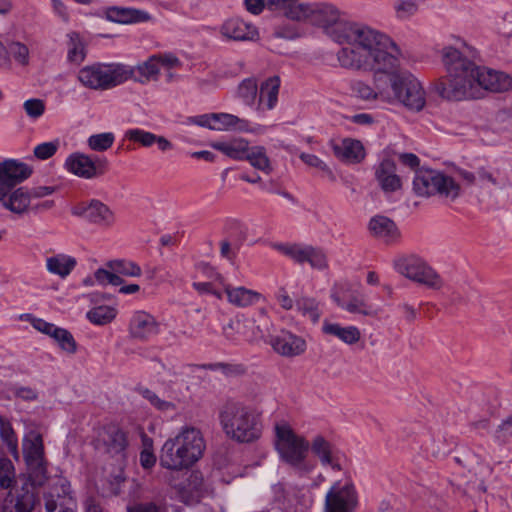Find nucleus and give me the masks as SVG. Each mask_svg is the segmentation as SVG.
I'll return each mask as SVG.
<instances>
[{"label": "nucleus", "instance_id": "8fccbe9b", "mask_svg": "<svg viewBox=\"0 0 512 512\" xmlns=\"http://www.w3.org/2000/svg\"><path fill=\"white\" fill-rule=\"evenodd\" d=\"M125 139L139 143L143 147H151L156 140V134L139 128L128 129L124 134Z\"/></svg>", "mask_w": 512, "mask_h": 512}, {"label": "nucleus", "instance_id": "ea45409f", "mask_svg": "<svg viewBox=\"0 0 512 512\" xmlns=\"http://www.w3.org/2000/svg\"><path fill=\"white\" fill-rule=\"evenodd\" d=\"M106 267L119 276L140 277L142 274L141 267L138 264L125 259L111 260L106 263Z\"/></svg>", "mask_w": 512, "mask_h": 512}, {"label": "nucleus", "instance_id": "473e14b6", "mask_svg": "<svg viewBox=\"0 0 512 512\" xmlns=\"http://www.w3.org/2000/svg\"><path fill=\"white\" fill-rule=\"evenodd\" d=\"M107 18L119 23H141L150 21L151 15L140 9L115 6L107 10Z\"/></svg>", "mask_w": 512, "mask_h": 512}, {"label": "nucleus", "instance_id": "c03bdc74", "mask_svg": "<svg viewBox=\"0 0 512 512\" xmlns=\"http://www.w3.org/2000/svg\"><path fill=\"white\" fill-rule=\"evenodd\" d=\"M237 95L245 104L249 106L253 105L258 95V85L256 79H244L238 86Z\"/></svg>", "mask_w": 512, "mask_h": 512}, {"label": "nucleus", "instance_id": "13d9d810", "mask_svg": "<svg viewBox=\"0 0 512 512\" xmlns=\"http://www.w3.org/2000/svg\"><path fill=\"white\" fill-rule=\"evenodd\" d=\"M23 108L30 118L37 119L44 114L45 103L41 99L32 98L24 102Z\"/></svg>", "mask_w": 512, "mask_h": 512}, {"label": "nucleus", "instance_id": "338daca9", "mask_svg": "<svg viewBox=\"0 0 512 512\" xmlns=\"http://www.w3.org/2000/svg\"><path fill=\"white\" fill-rule=\"evenodd\" d=\"M276 299L279 305L284 310H291L294 305L293 299L288 295L287 291L284 288H280L278 293L276 294Z\"/></svg>", "mask_w": 512, "mask_h": 512}, {"label": "nucleus", "instance_id": "b1692460", "mask_svg": "<svg viewBox=\"0 0 512 512\" xmlns=\"http://www.w3.org/2000/svg\"><path fill=\"white\" fill-rule=\"evenodd\" d=\"M383 73H376L374 78V87L359 82L355 85V91L358 96L364 100H382L392 102V94L388 86V81L384 79Z\"/></svg>", "mask_w": 512, "mask_h": 512}, {"label": "nucleus", "instance_id": "f03ea898", "mask_svg": "<svg viewBox=\"0 0 512 512\" xmlns=\"http://www.w3.org/2000/svg\"><path fill=\"white\" fill-rule=\"evenodd\" d=\"M335 41L344 45L337 53L344 68L391 72L399 67L400 50L393 40L367 26L357 23L339 25Z\"/></svg>", "mask_w": 512, "mask_h": 512}, {"label": "nucleus", "instance_id": "ddd939ff", "mask_svg": "<svg viewBox=\"0 0 512 512\" xmlns=\"http://www.w3.org/2000/svg\"><path fill=\"white\" fill-rule=\"evenodd\" d=\"M46 512H75L76 502L69 481L62 476L49 480L48 489L43 495Z\"/></svg>", "mask_w": 512, "mask_h": 512}, {"label": "nucleus", "instance_id": "37998d69", "mask_svg": "<svg viewBox=\"0 0 512 512\" xmlns=\"http://www.w3.org/2000/svg\"><path fill=\"white\" fill-rule=\"evenodd\" d=\"M0 437L6 444L9 452L18 458V439L12 425L5 418L0 416Z\"/></svg>", "mask_w": 512, "mask_h": 512}, {"label": "nucleus", "instance_id": "412c9836", "mask_svg": "<svg viewBox=\"0 0 512 512\" xmlns=\"http://www.w3.org/2000/svg\"><path fill=\"white\" fill-rule=\"evenodd\" d=\"M220 33L226 39L233 41H252L258 36L255 26L238 17L226 19L220 26Z\"/></svg>", "mask_w": 512, "mask_h": 512}, {"label": "nucleus", "instance_id": "e433bc0d", "mask_svg": "<svg viewBox=\"0 0 512 512\" xmlns=\"http://www.w3.org/2000/svg\"><path fill=\"white\" fill-rule=\"evenodd\" d=\"M255 169L265 174H270L273 170L266 149L263 146L250 147L245 158Z\"/></svg>", "mask_w": 512, "mask_h": 512}, {"label": "nucleus", "instance_id": "bf43d9fd", "mask_svg": "<svg viewBox=\"0 0 512 512\" xmlns=\"http://www.w3.org/2000/svg\"><path fill=\"white\" fill-rule=\"evenodd\" d=\"M512 436V415L504 419L495 431V437L502 442H505Z\"/></svg>", "mask_w": 512, "mask_h": 512}, {"label": "nucleus", "instance_id": "423d86ee", "mask_svg": "<svg viewBox=\"0 0 512 512\" xmlns=\"http://www.w3.org/2000/svg\"><path fill=\"white\" fill-rule=\"evenodd\" d=\"M274 431L275 448L281 460L301 474L311 472L314 465L307 461L310 442L286 421L277 422Z\"/></svg>", "mask_w": 512, "mask_h": 512}, {"label": "nucleus", "instance_id": "2eb2a0df", "mask_svg": "<svg viewBox=\"0 0 512 512\" xmlns=\"http://www.w3.org/2000/svg\"><path fill=\"white\" fill-rule=\"evenodd\" d=\"M66 169L72 174L84 178L93 179L103 175L108 168L105 158L94 159L83 153H73L65 161Z\"/></svg>", "mask_w": 512, "mask_h": 512}, {"label": "nucleus", "instance_id": "e2e57ef3", "mask_svg": "<svg viewBox=\"0 0 512 512\" xmlns=\"http://www.w3.org/2000/svg\"><path fill=\"white\" fill-rule=\"evenodd\" d=\"M188 122L201 127H206L211 130H215V123L212 114H203L188 118Z\"/></svg>", "mask_w": 512, "mask_h": 512}, {"label": "nucleus", "instance_id": "4468645a", "mask_svg": "<svg viewBox=\"0 0 512 512\" xmlns=\"http://www.w3.org/2000/svg\"><path fill=\"white\" fill-rule=\"evenodd\" d=\"M71 214L103 229L111 228L116 222L114 212L98 199L74 205L71 208Z\"/></svg>", "mask_w": 512, "mask_h": 512}, {"label": "nucleus", "instance_id": "9b49d317", "mask_svg": "<svg viewBox=\"0 0 512 512\" xmlns=\"http://www.w3.org/2000/svg\"><path fill=\"white\" fill-rule=\"evenodd\" d=\"M298 12H301V21H309L313 25H317L323 28L334 27L332 31V36L334 39L339 25L347 23L341 19L340 10L331 3L303 2L298 8Z\"/></svg>", "mask_w": 512, "mask_h": 512}, {"label": "nucleus", "instance_id": "cd10ccee", "mask_svg": "<svg viewBox=\"0 0 512 512\" xmlns=\"http://www.w3.org/2000/svg\"><path fill=\"white\" fill-rule=\"evenodd\" d=\"M372 235L385 243H392L400 237V232L393 220L386 216L377 215L369 222Z\"/></svg>", "mask_w": 512, "mask_h": 512}, {"label": "nucleus", "instance_id": "c756f323", "mask_svg": "<svg viewBox=\"0 0 512 512\" xmlns=\"http://www.w3.org/2000/svg\"><path fill=\"white\" fill-rule=\"evenodd\" d=\"M280 82L279 76H272L261 83L257 110H272L276 106Z\"/></svg>", "mask_w": 512, "mask_h": 512}, {"label": "nucleus", "instance_id": "dca6fc26", "mask_svg": "<svg viewBox=\"0 0 512 512\" xmlns=\"http://www.w3.org/2000/svg\"><path fill=\"white\" fill-rule=\"evenodd\" d=\"M95 448L111 456L122 455L128 445L126 433L116 424L101 427L94 440Z\"/></svg>", "mask_w": 512, "mask_h": 512}, {"label": "nucleus", "instance_id": "69168bd1", "mask_svg": "<svg viewBox=\"0 0 512 512\" xmlns=\"http://www.w3.org/2000/svg\"><path fill=\"white\" fill-rule=\"evenodd\" d=\"M244 5L248 12L254 15L260 14L267 9L266 0H244Z\"/></svg>", "mask_w": 512, "mask_h": 512}, {"label": "nucleus", "instance_id": "9d476101", "mask_svg": "<svg viewBox=\"0 0 512 512\" xmlns=\"http://www.w3.org/2000/svg\"><path fill=\"white\" fill-rule=\"evenodd\" d=\"M394 268L401 275L427 288L439 290L443 287V280L440 275L416 255L396 258Z\"/></svg>", "mask_w": 512, "mask_h": 512}, {"label": "nucleus", "instance_id": "a18cd8bd", "mask_svg": "<svg viewBox=\"0 0 512 512\" xmlns=\"http://www.w3.org/2000/svg\"><path fill=\"white\" fill-rule=\"evenodd\" d=\"M305 263H308L311 268L320 271L327 270L329 268V260L324 249L312 245L310 246Z\"/></svg>", "mask_w": 512, "mask_h": 512}, {"label": "nucleus", "instance_id": "4c0bfd02", "mask_svg": "<svg viewBox=\"0 0 512 512\" xmlns=\"http://www.w3.org/2000/svg\"><path fill=\"white\" fill-rule=\"evenodd\" d=\"M215 130L224 131V130H246L248 127V122L244 119H241L233 114L228 113H213Z\"/></svg>", "mask_w": 512, "mask_h": 512}, {"label": "nucleus", "instance_id": "f704fd0d", "mask_svg": "<svg viewBox=\"0 0 512 512\" xmlns=\"http://www.w3.org/2000/svg\"><path fill=\"white\" fill-rule=\"evenodd\" d=\"M211 146L234 160H245L250 148L248 142L243 138L213 142Z\"/></svg>", "mask_w": 512, "mask_h": 512}, {"label": "nucleus", "instance_id": "f8f14e48", "mask_svg": "<svg viewBox=\"0 0 512 512\" xmlns=\"http://www.w3.org/2000/svg\"><path fill=\"white\" fill-rule=\"evenodd\" d=\"M358 505V493L350 478L336 481L325 496L324 512H353Z\"/></svg>", "mask_w": 512, "mask_h": 512}, {"label": "nucleus", "instance_id": "052dcab7", "mask_svg": "<svg viewBox=\"0 0 512 512\" xmlns=\"http://www.w3.org/2000/svg\"><path fill=\"white\" fill-rule=\"evenodd\" d=\"M157 59L158 67L163 66L164 68L171 69L181 65L180 60L172 53L154 54Z\"/></svg>", "mask_w": 512, "mask_h": 512}, {"label": "nucleus", "instance_id": "393cba45", "mask_svg": "<svg viewBox=\"0 0 512 512\" xmlns=\"http://www.w3.org/2000/svg\"><path fill=\"white\" fill-rule=\"evenodd\" d=\"M375 178L385 193L395 192L402 186L401 179L396 173V165L389 159L383 160L375 168Z\"/></svg>", "mask_w": 512, "mask_h": 512}, {"label": "nucleus", "instance_id": "4be33fe9", "mask_svg": "<svg viewBox=\"0 0 512 512\" xmlns=\"http://www.w3.org/2000/svg\"><path fill=\"white\" fill-rule=\"evenodd\" d=\"M30 49L18 40H9L4 45V51L0 56V68L10 69L14 61L20 67H27L30 64Z\"/></svg>", "mask_w": 512, "mask_h": 512}, {"label": "nucleus", "instance_id": "0e129e2a", "mask_svg": "<svg viewBox=\"0 0 512 512\" xmlns=\"http://www.w3.org/2000/svg\"><path fill=\"white\" fill-rule=\"evenodd\" d=\"M219 246L221 256L232 263L236 258L238 247H232L230 241L227 239L222 240Z\"/></svg>", "mask_w": 512, "mask_h": 512}, {"label": "nucleus", "instance_id": "bb28decb", "mask_svg": "<svg viewBox=\"0 0 512 512\" xmlns=\"http://www.w3.org/2000/svg\"><path fill=\"white\" fill-rule=\"evenodd\" d=\"M335 303L351 314H359L366 317H376L378 310L370 304L361 294H354L348 301L343 300L337 294L332 295Z\"/></svg>", "mask_w": 512, "mask_h": 512}, {"label": "nucleus", "instance_id": "f257e3e1", "mask_svg": "<svg viewBox=\"0 0 512 512\" xmlns=\"http://www.w3.org/2000/svg\"><path fill=\"white\" fill-rule=\"evenodd\" d=\"M452 42L439 50L446 74L435 83V91L448 101L476 97L478 88L491 92H505L512 87V78L500 71L478 66L474 62L475 48L464 39L451 36Z\"/></svg>", "mask_w": 512, "mask_h": 512}, {"label": "nucleus", "instance_id": "7ed1b4c3", "mask_svg": "<svg viewBox=\"0 0 512 512\" xmlns=\"http://www.w3.org/2000/svg\"><path fill=\"white\" fill-rule=\"evenodd\" d=\"M23 455L29 470V481L15 487L0 508V512H32L38 501L34 486H41L47 480V462L40 433L30 431L23 438Z\"/></svg>", "mask_w": 512, "mask_h": 512}, {"label": "nucleus", "instance_id": "39448f33", "mask_svg": "<svg viewBox=\"0 0 512 512\" xmlns=\"http://www.w3.org/2000/svg\"><path fill=\"white\" fill-rule=\"evenodd\" d=\"M30 174L31 170L25 164L15 160H5L0 164V202L15 214H23L31 209V195L24 187L14 190L10 195L8 193Z\"/></svg>", "mask_w": 512, "mask_h": 512}, {"label": "nucleus", "instance_id": "c9c22d12", "mask_svg": "<svg viewBox=\"0 0 512 512\" xmlns=\"http://www.w3.org/2000/svg\"><path fill=\"white\" fill-rule=\"evenodd\" d=\"M297 1L298 0H266V5L269 11L280 13L293 21H301V12H298L301 3Z\"/></svg>", "mask_w": 512, "mask_h": 512}, {"label": "nucleus", "instance_id": "774afa93", "mask_svg": "<svg viewBox=\"0 0 512 512\" xmlns=\"http://www.w3.org/2000/svg\"><path fill=\"white\" fill-rule=\"evenodd\" d=\"M156 457L149 450H143L140 454V463L143 468L149 469L155 465Z\"/></svg>", "mask_w": 512, "mask_h": 512}, {"label": "nucleus", "instance_id": "1a4fd4ad", "mask_svg": "<svg viewBox=\"0 0 512 512\" xmlns=\"http://www.w3.org/2000/svg\"><path fill=\"white\" fill-rule=\"evenodd\" d=\"M459 185L444 173L432 169L416 171L413 180V191L419 197L440 195L455 199L459 195Z\"/></svg>", "mask_w": 512, "mask_h": 512}, {"label": "nucleus", "instance_id": "0eeeda50", "mask_svg": "<svg viewBox=\"0 0 512 512\" xmlns=\"http://www.w3.org/2000/svg\"><path fill=\"white\" fill-rule=\"evenodd\" d=\"M131 70L118 62H95L78 70L77 80L86 89L107 91L127 81Z\"/></svg>", "mask_w": 512, "mask_h": 512}, {"label": "nucleus", "instance_id": "a211bd4d", "mask_svg": "<svg viewBox=\"0 0 512 512\" xmlns=\"http://www.w3.org/2000/svg\"><path fill=\"white\" fill-rule=\"evenodd\" d=\"M269 343L276 353L287 358L302 355L307 346L302 337L287 330H282L279 334L271 336Z\"/></svg>", "mask_w": 512, "mask_h": 512}, {"label": "nucleus", "instance_id": "6e6d98bb", "mask_svg": "<svg viewBox=\"0 0 512 512\" xmlns=\"http://www.w3.org/2000/svg\"><path fill=\"white\" fill-rule=\"evenodd\" d=\"M94 278L98 284L103 285V286H105L107 284H111L113 286H119V285H122L124 282L123 279L119 275L115 274V272H113L109 268L97 269L94 273Z\"/></svg>", "mask_w": 512, "mask_h": 512}, {"label": "nucleus", "instance_id": "20e7f679", "mask_svg": "<svg viewBox=\"0 0 512 512\" xmlns=\"http://www.w3.org/2000/svg\"><path fill=\"white\" fill-rule=\"evenodd\" d=\"M223 432L239 443H250L261 435V423L256 411L237 401H227L219 409Z\"/></svg>", "mask_w": 512, "mask_h": 512}, {"label": "nucleus", "instance_id": "864d4df0", "mask_svg": "<svg viewBox=\"0 0 512 512\" xmlns=\"http://www.w3.org/2000/svg\"><path fill=\"white\" fill-rule=\"evenodd\" d=\"M394 9L398 19H408L415 15L419 10L417 0H398L394 4Z\"/></svg>", "mask_w": 512, "mask_h": 512}, {"label": "nucleus", "instance_id": "de8ad7c7", "mask_svg": "<svg viewBox=\"0 0 512 512\" xmlns=\"http://www.w3.org/2000/svg\"><path fill=\"white\" fill-rule=\"evenodd\" d=\"M85 56V47L79 34L71 32L69 34L68 59L71 62L80 63L85 59Z\"/></svg>", "mask_w": 512, "mask_h": 512}, {"label": "nucleus", "instance_id": "6e6552de", "mask_svg": "<svg viewBox=\"0 0 512 512\" xmlns=\"http://www.w3.org/2000/svg\"><path fill=\"white\" fill-rule=\"evenodd\" d=\"M388 77V86L392 102L398 101L412 111H421L426 104V93L419 80L408 71L384 72Z\"/></svg>", "mask_w": 512, "mask_h": 512}, {"label": "nucleus", "instance_id": "3c124183", "mask_svg": "<svg viewBox=\"0 0 512 512\" xmlns=\"http://www.w3.org/2000/svg\"><path fill=\"white\" fill-rule=\"evenodd\" d=\"M15 478V469L10 459L0 457V487L8 489L12 486Z\"/></svg>", "mask_w": 512, "mask_h": 512}, {"label": "nucleus", "instance_id": "f3484780", "mask_svg": "<svg viewBox=\"0 0 512 512\" xmlns=\"http://www.w3.org/2000/svg\"><path fill=\"white\" fill-rule=\"evenodd\" d=\"M172 439L176 442V446L184 449L195 463L202 457L205 441L199 429L191 426L182 427Z\"/></svg>", "mask_w": 512, "mask_h": 512}, {"label": "nucleus", "instance_id": "09e8293b", "mask_svg": "<svg viewBox=\"0 0 512 512\" xmlns=\"http://www.w3.org/2000/svg\"><path fill=\"white\" fill-rule=\"evenodd\" d=\"M138 391L144 399L159 411L168 412L176 409L174 403L161 399L154 391L148 388H139Z\"/></svg>", "mask_w": 512, "mask_h": 512}, {"label": "nucleus", "instance_id": "603ef678", "mask_svg": "<svg viewBox=\"0 0 512 512\" xmlns=\"http://www.w3.org/2000/svg\"><path fill=\"white\" fill-rule=\"evenodd\" d=\"M53 339L63 351L69 354H74L77 351V343L68 330L60 327Z\"/></svg>", "mask_w": 512, "mask_h": 512}, {"label": "nucleus", "instance_id": "79ce46f5", "mask_svg": "<svg viewBox=\"0 0 512 512\" xmlns=\"http://www.w3.org/2000/svg\"><path fill=\"white\" fill-rule=\"evenodd\" d=\"M296 309L304 317H308L313 323L318 322L321 316L319 303L311 297H300L296 300Z\"/></svg>", "mask_w": 512, "mask_h": 512}, {"label": "nucleus", "instance_id": "49530a36", "mask_svg": "<svg viewBox=\"0 0 512 512\" xmlns=\"http://www.w3.org/2000/svg\"><path fill=\"white\" fill-rule=\"evenodd\" d=\"M114 141V134L112 132H105L91 135L87 140V144L91 150L103 152L111 148Z\"/></svg>", "mask_w": 512, "mask_h": 512}, {"label": "nucleus", "instance_id": "a878e982", "mask_svg": "<svg viewBox=\"0 0 512 512\" xmlns=\"http://www.w3.org/2000/svg\"><path fill=\"white\" fill-rule=\"evenodd\" d=\"M224 292L227 301L239 308L253 306L264 300V296L261 293L243 286L234 287L230 284H224Z\"/></svg>", "mask_w": 512, "mask_h": 512}, {"label": "nucleus", "instance_id": "58836bf2", "mask_svg": "<svg viewBox=\"0 0 512 512\" xmlns=\"http://www.w3.org/2000/svg\"><path fill=\"white\" fill-rule=\"evenodd\" d=\"M311 245L292 243L277 244L275 248L298 264H304Z\"/></svg>", "mask_w": 512, "mask_h": 512}, {"label": "nucleus", "instance_id": "6ab92c4d", "mask_svg": "<svg viewBox=\"0 0 512 512\" xmlns=\"http://www.w3.org/2000/svg\"><path fill=\"white\" fill-rule=\"evenodd\" d=\"M195 462L184 449L176 446L172 438L165 441L160 452V465L166 469L180 471L190 468Z\"/></svg>", "mask_w": 512, "mask_h": 512}, {"label": "nucleus", "instance_id": "5701e85b", "mask_svg": "<svg viewBox=\"0 0 512 512\" xmlns=\"http://www.w3.org/2000/svg\"><path fill=\"white\" fill-rule=\"evenodd\" d=\"M310 448L323 466H330L337 471L341 470L339 452L325 437L316 435L310 443Z\"/></svg>", "mask_w": 512, "mask_h": 512}, {"label": "nucleus", "instance_id": "5fc2aeb1", "mask_svg": "<svg viewBox=\"0 0 512 512\" xmlns=\"http://www.w3.org/2000/svg\"><path fill=\"white\" fill-rule=\"evenodd\" d=\"M299 157L306 165L322 171L331 181H335L332 170L319 157L309 153H301Z\"/></svg>", "mask_w": 512, "mask_h": 512}, {"label": "nucleus", "instance_id": "72a5a7b5", "mask_svg": "<svg viewBox=\"0 0 512 512\" xmlns=\"http://www.w3.org/2000/svg\"><path fill=\"white\" fill-rule=\"evenodd\" d=\"M335 155L349 163H359L365 157L363 145L354 139H344L341 144L334 146Z\"/></svg>", "mask_w": 512, "mask_h": 512}, {"label": "nucleus", "instance_id": "7c9ffc66", "mask_svg": "<svg viewBox=\"0 0 512 512\" xmlns=\"http://www.w3.org/2000/svg\"><path fill=\"white\" fill-rule=\"evenodd\" d=\"M322 332L333 336L347 345H354L361 339V332L356 326H342L325 320L322 325Z\"/></svg>", "mask_w": 512, "mask_h": 512}, {"label": "nucleus", "instance_id": "aec40b11", "mask_svg": "<svg viewBox=\"0 0 512 512\" xmlns=\"http://www.w3.org/2000/svg\"><path fill=\"white\" fill-rule=\"evenodd\" d=\"M160 325L151 314L136 311L129 322V334L133 339L147 341L159 333Z\"/></svg>", "mask_w": 512, "mask_h": 512}, {"label": "nucleus", "instance_id": "680f3d73", "mask_svg": "<svg viewBox=\"0 0 512 512\" xmlns=\"http://www.w3.org/2000/svg\"><path fill=\"white\" fill-rule=\"evenodd\" d=\"M192 286L200 294H211L220 300L223 298V293L215 289L210 282H194Z\"/></svg>", "mask_w": 512, "mask_h": 512}, {"label": "nucleus", "instance_id": "4d7b16f0", "mask_svg": "<svg viewBox=\"0 0 512 512\" xmlns=\"http://www.w3.org/2000/svg\"><path fill=\"white\" fill-rule=\"evenodd\" d=\"M59 145V140L41 143L34 148V155L40 160H46L57 152Z\"/></svg>", "mask_w": 512, "mask_h": 512}, {"label": "nucleus", "instance_id": "2f4dec72", "mask_svg": "<svg viewBox=\"0 0 512 512\" xmlns=\"http://www.w3.org/2000/svg\"><path fill=\"white\" fill-rule=\"evenodd\" d=\"M77 266V259L71 255L58 253L46 258V269L61 279L68 277Z\"/></svg>", "mask_w": 512, "mask_h": 512}, {"label": "nucleus", "instance_id": "a19ab883", "mask_svg": "<svg viewBox=\"0 0 512 512\" xmlns=\"http://www.w3.org/2000/svg\"><path fill=\"white\" fill-rule=\"evenodd\" d=\"M117 315V310L112 306L101 305L87 312V318L96 325H106L112 322Z\"/></svg>", "mask_w": 512, "mask_h": 512}, {"label": "nucleus", "instance_id": "c85d7f7f", "mask_svg": "<svg viewBox=\"0 0 512 512\" xmlns=\"http://www.w3.org/2000/svg\"><path fill=\"white\" fill-rule=\"evenodd\" d=\"M125 67L131 70V76L127 77V81L134 80L140 84L157 81L160 74L157 59L154 55H151L146 61L139 63L136 66L125 64Z\"/></svg>", "mask_w": 512, "mask_h": 512}]
</instances>
